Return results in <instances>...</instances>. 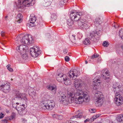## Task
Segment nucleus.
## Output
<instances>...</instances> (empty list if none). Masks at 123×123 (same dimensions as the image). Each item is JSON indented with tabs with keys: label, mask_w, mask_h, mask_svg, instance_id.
Masks as SVG:
<instances>
[{
	"label": "nucleus",
	"mask_w": 123,
	"mask_h": 123,
	"mask_svg": "<svg viewBox=\"0 0 123 123\" xmlns=\"http://www.w3.org/2000/svg\"><path fill=\"white\" fill-rule=\"evenodd\" d=\"M59 97L61 102L66 105L74 102L78 104H81L83 102H88L90 100L89 96L86 92L80 90L73 89L68 91L67 97L64 94L61 95Z\"/></svg>",
	"instance_id": "f257e3e1"
},
{
	"label": "nucleus",
	"mask_w": 123,
	"mask_h": 123,
	"mask_svg": "<svg viewBox=\"0 0 123 123\" xmlns=\"http://www.w3.org/2000/svg\"><path fill=\"white\" fill-rule=\"evenodd\" d=\"M113 87L115 94V103L117 105L119 106L123 104V97L119 93L122 91V86L117 83H115L113 84Z\"/></svg>",
	"instance_id": "f03ea898"
},
{
	"label": "nucleus",
	"mask_w": 123,
	"mask_h": 123,
	"mask_svg": "<svg viewBox=\"0 0 123 123\" xmlns=\"http://www.w3.org/2000/svg\"><path fill=\"white\" fill-rule=\"evenodd\" d=\"M83 14L84 12H82L71 11L70 15L71 19H68L67 22V24L69 27H71L74 24L73 20L75 21H78Z\"/></svg>",
	"instance_id": "7ed1b4c3"
},
{
	"label": "nucleus",
	"mask_w": 123,
	"mask_h": 123,
	"mask_svg": "<svg viewBox=\"0 0 123 123\" xmlns=\"http://www.w3.org/2000/svg\"><path fill=\"white\" fill-rule=\"evenodd\" d=\"M12 107L17 110L18 113L20 115H23L25 114L26 112V110L25 107V105L24 104L21 105L19 103H12Z\"/></svg>",
	"instance_id": "20e7f679"
},
{
	"label": "nucleus",
	"mask_w": 123,
	"mask_h": 123,
	"mask_svg": "<svg viewBox=\"0 0 123 123\" xmlns=\"http://www.w3.org/2000/svg\"><path fill=\"white\" fill-rule=\"evenodd\" d=\"M15 93L16 97L12 99V103H18L17 100L18 98L23 101L24 103H26L28 100L27 98L26 94L21 93L18 91H16Z\"/></svg>",
	"instance_id": "39448f33"
},
{
	"label": "nucleus",
	"mask_w": 123,
	"mask_h": 123,
	"mask_svg": "<svg viewBox=\"0 0 123 123\" xmlns=\"http://www.w3.org/2000/svg\"><path fill=\"white\" fill-rule=\"evenodd\" d=\"M95 104L96 106H100L103 103L104 96L100 91H98L95 94Z\"/></svg>",
	"instance_id": "423d86ee"
},
{
	"label": "nucleus",
	"mask_w": 123,
	"mask_h": 123,
	"mask_svg": "<svg viewBox=\"0 0 123 123\" xmlns=\"http://www.w3.org/2000/svg\"><path fill=\"white\" fill-rule=\"evenodd\" d=\"M97 35V34L93 32L90 33L87 36V38L85 39L83 42L84 44L86 45H89L91 43V41L96 42L97 39L95 36Z\"/></svg>",
	"instance_id": "0eeeda50"
},
{
	"label": "nucleus",
	"mask_w": 123,
	"mask_h": 123,
	"mask_svg": "<svg viewBox=\"0 0 123 123\" xmlns=\"http://www.w3.org/2000/svg\"><path fill=\"white\" fill-rule=\"evenodd\" d=\"M42 105L44 109H45V108L49 110L52 109L55 105V102L53 100H44L42 102Z\"/></svg>",
	"instance_id": "6e6552de"
},
{
	"label": "nucleus",
	"mask_w": 123,
	"mask_h": 123,
	"mask_svg": "<svg viewBox=\"0 0 123 123\" xmlns=\"http://www.w3.org/2000/svg\"><path fill=\"white\" fill-rule=\"evenodd\" d=\"M39 47L37 46H34L32 48H30V54L31 56L35 57L38 56L40 54V52L39 51Z\"/></svg>",
	"instance_id": "1a4fd4ad"
},
{
	"label": "nucleus",
	"mask_w": 123,
	"mask_h": 123,
	"mask_svg": "<svg viewBox=\"0 0 123 123\" xmlns=\"http://www.w3.org/2000/svg\"><path fill=\"white\" fill-rule=\"evenodd\" d=\"M80 18L78 21H76L77 22V23H75L76 24V26L81 29H86L87 28H88V25L84 23L85 20L80 18Z\"/></svg>",
	"instance_id": "9d476101"
},
{
	"label": "nucleus",
	"mask_w": 123,
	"mask_h": 123,
	"mask_svg": "<svg viewBox=\"0 0 123 123\" xmlns=\"http://www.w3.org/2000/svg\"><path fill=\"white\" fill-rule=\"evenodd\" d=\"M102 77L103 80L107 83L110 81V78L109 71L107 69H105L102 71Z\"/></svg>",
	"instance_id": "9b49d317"
},
{
	"label": "nucleus",
	"mask_w": 123,
	"mask_h": 123,
	"mask_svg": "<svg viewBox=\"0 0 123 123\" xmlns=\"http://www.w3.org/2000/svg\"><path fill=\"white\" fill-rule=\"evenodd\" d=\"M80 73L75 69H72L67 74L68 76L71 79H72L75 76L77 77L78 75H80Z\"/></svg>",
	"instance_id": "f8f14e48"
},
{
	"label": "nucleus",
	"mask_w": 123,
	"mask_h": 123,
	"mask_svg": "<svg viewBox=\"0 0 123 123\" xmlns=\"http://www.w3.org/2000/svg\"><path fill=\"white\" fill-rule=\"evenodd\" d=\"M26 48V46L24 45H21L17 47L16 49L17 50L20 54L19 56H21L22 54L24 53H25Z\"/></svg>",
	"instance_id": "ddd939ff"
},
{
	"label": "nucleus",
	"mask_w": 123,
	"mask_h": 123,
	"mask_svg": "<svg viewBox=\"0 0 123 123\" xmlns=\"http://www.w3.org/2000/svg\"><path fill=\"white\" fill-rule=\"evenodd\" d=\"M100 77L99 76H97L94 79V81L93 83V85L95 87V89H97V86L98 84H99L101 82Z\"/></svg>",
	"instance_id": "4468645a"
},
{
	"label": "nucleus",
	"mask_w": 123,
	"mask_h": 123,
	"mask_svg": "<svg viewBox=\"0 0 123 123\" xmlns=\"http://www.w3.org/2000/svg\"><path fill=\"white\" fill-rule=\"evenodd\" d=\"M1 87L2 88L1 90L4 92L7 93L10 91V86L8 84H6L5 85H1Z\"/></svg>",
	"instance_id": "2eb2a0df"
},
{
	"label": "nucleus",
	"mask_w": 123,
	"mask_h": 123,
	"mask_svg": "<svg viewBox=\"0 0 123 123\" xmlns=\"http://www.w3.org/2000/svg\"><path fill=\"white\" fill-rule=\"evenodd\" d=\"M66 77V75L60 73L58 74L56 77V79L59 82H62L64 81V80Z\"/></svg>",
	"instance_id": "dca6fc26"
},
{
	"label": "nucleus",
	"mask_w": 123,
	"mask_h": 123,
	"mask_svg": "<svg viewBox=\"0 0 123 123\" xmlns=\"http://www.w3.org/2000/svg\"><path fill=\"white\" fill-rule=\"evenodd\" d=\"M74 84L75 87L77 89L82 85L83 82L80 79H77L75 80L74 82Z\"/></svg>",
	"instance_id": "f3484780"
},
{
	"label": "nucleus",
	"mask_w": 123,
	"mask_h": 123,
	"mask_svg": "<svg viewBox=\"0 0 123 123\" xmlns=\"http://www.w3.org/2000/svg\"><path fill=\"white\" fill-rule=\"evenodd\" d=\"M29 39L28 35H26L25 36L23 37L21 40V42L22 43L28 44L30 43H29Z\"/></svg>",
	"instance_id": "a211bd4d"
},
{
	"label": "nucleus",
	"mask_w": 123,
	"mask_h": 123,
	"mask_svg": "<svg viewBox=\"0 0 123 123\" xmlns=\"http://www.w3.org/2000/svg\"><path fill=\"white\" fill-rule=\"evenodd\" d=\"M32 0H24L23 1V4L25 6L28 7L29 6L33 5V3L32 4Z\"/></svg>",
	"instance_id": "6ab92c4d"
},
{
	"label": "nucleus",
	"mask_w": 123,
	"mask_h": 123,
	"mask_svg": "<svg viewBox=\"0 0 123 123\" xmlns=\"http://www.w3.org/2000/svg\"><path fill=\"white\" fill-rule=\"evenodd\" d=\"M46 87L48 89L51 90L54 94L56 93L57 88L55 85H49L47 86Z\"/></svg>",
	"instance_id": "aec40b11"
},
{
	"label": "nucleus",
	"mask_w": 123,
	"mask_h": 123,
	"mask_svg": "<svg viewBox=\"0 0 123 123\" xmlns=\"http://www.w3.org/2000/svg\"><path fill=\"white\" fill-rule=\"evenodd\" d=\"M102 21L100 18L98 17L95 18L94 20V23L96 26H98L100 25Z\"/></svg>",
	"instance_id": "412c9836"
},
{
	"label": "nucleus",
	"mask_w": 123,
	"mask_h": 123,
	"mask_svg": "<svg viewBox=\"0 0 123 123\" xmlns=\"http://www.w3.org/2000/svg\"><path fill=\"white\" fill-rule=\"evenodd\" d=\"M52 1V0H44L43 4V6L45 7L49 6Z\"/></svg>",
	"instance_id": "4be33fe9"
},
{
	"label": "nucleus",
	"mask_w": 123,
	"mask_h": 123,
	"mask_svg": "<svg viewBox=\"0 0 123 123\" xmlns=\"http://www.w3.org/2000/svg\"><path fill=\"white\" fill-rule=\"evenodd\" d=\"M22 17V15L21 14H18L16 18V21H17L18 23H20L23 20Z\"/></svg>",
	"instance_id": "5701e85b"
},
{
	"label": "nucleus",
	"mask_w": 123,
	"mask_h": 123,
	"mask_svg": "<svg viewBox=\"0 0 123 123\" xmlns=\"http://www.w3.org/2000/svg\"><path fill=\"white\" fill-rule=\"evenodd\" d=\"M64 81L65 84L66 85H68L71 84V81L69 78H67V77L66 76V77L64 78Z\"/></svg>",
	"instance_id": "b1692460"
},
{
	"label": "nucleus",
	"mask_w": 123,
	"mask_h": 123,
	"mask_svg": "<svg viewBox=\"0 0 123 123\" xmlns=\"http://www.w3.org/2000/svg\"><path fill=\"white\" fill-rule=\"evenodd\" d=\"M22 56V58L25 59H27L28 57V55H27L25 53H23L22 54V55L21 56H19L17 57V58H18V60H19L20 57Z\"/></svg>",
	"instance_id": "393cba45"
},
{
	"label": "nucleus",
	"mask_w": 123,
	"mask_h": 123,
	"mask_svg": "<svg viewBox=\"0 0 123 123\" xmlns=\"http://www.w3.org/2000/svg\"><path fill=\"white\" fill-rule=\"evenodd\" d=\"M57 16L56 13H52L51 16V20L52 21H54L56 20L57 19Z\"/></svg>",
	"instance_id": "a878e982"
},
{
	"label": "nucleus",
	"mask_w": 123,
	"mask_h": 123,
	"mask_svg": "<svg viewBox=\"0 0 123 123\" xmlns=\"http://www.w3.org/2000/svg\"><path fill=\"white\" fill-rule=\"evenodd\" d=\"M117 120L118 121L120 122H123V114L120 115L117 117Z\"/></svg>",
	"instance_id": "bb28decb"
},
{
	"label": "nucleus",
	"mask_w": 123,
	"mask_h": 123,
	"mask_svg": "<svg viewBox=\"0 0 123 123\" xmlns=\"http://www.w3.org/2000/svg\"><path fill=\"white\" fill-rule=\"evenodd\" d=\"M36 19L35 16L33 14H31L29 20L30 21L35 22Z\"/></svg>",
	"instance_id": "cd10ccee"
},
{
	"label": "nucleus",
	"mask_w": 123,
	"mask_h": 123,
	"mask_svg": "<svg viewBox=\"0 0 123 123\" xmlns=\"http://www.w3.org/2000/svg\"><path fill=\"white\" fill-rule=\"evenodd\" d=\"M67 2V0H61L59 3V4L61 7L63 5L66 4V3Z\"/></svg>",
	"instance_id": "c85d7f7f"
},
{
	"label": "nucleus",
	"mask_w": 123,
	"mask_h": 123,
	"mask_svg": "<svg viewBox=\"0 0 123 123\" xmlns=\"http://www.w3.org/2000/svg\"><path fill=\"white\" fill-rule=\"evenodd\" d=\"M35 22L32 21H30V23L29 24H27V25L29 26L30 27H33L36 25Z\"/></svg>",
	"instance_id": "c756f323"
},
{
	"label": "nucleus",
	"mask_w": 123,
	"mask_h": 123,
	"mask_svg": "<svg viewBox=\"0 0 123 123\" xmlns=\"http://www.w3.org/2000/svg\"><path fill=\"white\" fill-rule=\"evenodd\" d=\"M82 114L81 113H80L78 114L77 115L75 116L74 117L75 118H80L82 117Z\"/></svg>",
	"instance_id": "7c9ffc66"
},
{
	"label": "nucleus",
	"mask_w": 123,
	"mask_h": 123,
	"mask_svg": "<svg viewBox=\"0 0 123 123\" xmlns=\"http://www.w3.org/2000/svg\"><path fill=\"white\" fill-rule=\"evenodd\" d=\"M28 37H29V43H31L33 42L32 41H33V38L32 37L31 35H28Z\"/></svg>",
	"instance_id": "2f4dec72"
},
{
	"label": "nucleus",
	"mask_w": 123,
	"mask_h": 123,
	"mask_svg": "<svg viewBox=\"0 0 123 123\" xmlns=\"http://www.w3.org/2000/svg\"><path fill=\"white\" fill-rule=\"evenodd\" d=\"M29 92L32 95L35 96L36 94V92L35 91L33 90V89H32L31 90H30L29 91Z\"/></svg>",
	"instance_id": "473e14b6"
},
{
	"label": "nucleus",
	"mask_w": 123,
	"mask_h": 123,
	"mask_svg": "<svg viewBox=\"0 0 123 123\" xmlns=\"http://www.w3.org/2000/svg\"><path fill=\"white\" fill-rule=\"evenodd\" d=\"M18 4H16V5L17 6H18V8H20L21 6H19L21 5L22 4V3H23L22 2L21 0H18Z\"/></svg>",
	"instance_id": "72a5a7b5"
},
{
	"label": "nucleus",
	"mask_w": 123,
	"mask_h": 123,
	"mask_svg": "<svg viewBox=\"0 0 123 123\" xmlns=\"http://www.w3.org/2000/svg\"><path fill=\"white\" fill-rule=\"evenodd\" d=\"M99 55H98L95 54L92 55L91 57V58L92 59H93L95 58H96L98 57L99 56Z\"/></svg>",
	"instance_id": "f704fd0d"
},
{
	"label": "nucleus",
	"mask_w": 123,
	"mask_h": 123,
	"mask_svg": "<svg viewBox=\"0 0 123 123\" xmlns=\"http://www.w3.org/2000/svg\"><path fill=\"white\" fill-rule=\"evenodd\" d=\"M103 45L104 47H107L109 45L108 42L104 41L103 43Z\"/></svg>",
	"instance_id": "c9c22d12"
},
{
	"label": "nucleus",
	"mask_w": 123,
	"mask_h": 123,
	"mask_svg": "<svg viewBox=\"0 0 123 123\" xmlns=\"http://www.w3.org/2000/svg\"><path fill=\"white\" fill-rule=\"evenodd\" d=\"M16 116V114L14 112L12 113V115H11V119L10 118L9 119L10 120H11L13 118H14Z\"/></svg>",
	"instance_id": "e433bc0d"
},
{
	"label": "nucleus",
	"mask_w": 123,
	"mask_h": 123,
	"mask_svg": "<svg viewBox=\"0 0 123 123\" xmlns=\"http://www.w3.org/2000/svg\"><path fill=\"white\" fill-rule=\"evenodd\" d=\"M57 119L59 120H61L63 119V117L61 115H57Z\"/></svg>",
	"instance_id": "4c0bfd02"
},
{
	"label": "nucleus",
	"mask_w": 123,
	"mask_h": 123,
	"mask_svg": "<svg viewBox=\"0 0 123 123\" xmlns=\"http://www.w3.org/2000/svg\"><path fill=\"white\" fill-rule=\"evenodd\" d=\"M89 111L91 113H93L96 112V110L94 109H90Z\"/></svg>",
	"instance_id": "58836bf2"
},
{
	"label": "nucleus",
	"mask_w": 123,
	"mask_h": 123,
	"mask_svg": "<svg viewBox=\"0 0 123 123\" xmlns=\"http://www.w3.org/2000/svg\"><path fill=\"white\" fill-rule=\"evenodd\" d=\"M4 115L2 113H0V119L4 117Z\"/></svg>",
	"instance_id": "ea45409f"
},
{
	"label": "nucleus",
	"mask_w": 123,
	"mask_h": 123,
	"mask_svg": "<svg viewBox=\"0 0 123 123\" xmlns=\"http://www.w3.org/2000/svg\"><path fill=\"white\" fill-rule=\"evenodd\" d=\"M65 61L66 62H68L69 60V58L68 56H66L65 58Z\"/></svg>",
	"instance_id": "a19ab883"
},
{
	"label": "nucleus",
	"mask_w": 123,
	"mask_h": 123,
	"mask_svg": "<svg viewBox=\"0 0 123 123\" xmlns=\"http://www.w3.org/2000/svg\"><path fill=\"white\" fill-rule=\"evenodd\" d=\"M57 115L56 114H54L52 115L53 117L56 118H57Z\"/></svg>",
	"instance_id": "79ce46f5"
},
{
	"label": "nucleus",
	"mask_w": 123,
	"mask_h": 123,
	"mask_svg": "<svg viewBox=\"0 0 123 123\" xmlns=\"http://www.w3.org/2000/svg\"><path fill=\"white\" fill-rule=\"evenodd\" d=\"M112 25L115 28H118L119 26V25L117 24H113Z\"/></svg>",
	"instance_id": "37998d69"
},
{
	"label": "nucleus",
	"mask_w": 123,
	"mask_h": 123,
	"mask_svg": "<svg viewBox=\"0 0 123 123\" xmlns=\"http://www.w3.org/2000/svg\"><path fill=\"white\" fill-rule=\"evenodd\" d=\"M75 35H73L72 37V41L74 42V40H75Z\"/></svg>",
	"instance_id": "c03bdc74"
},
{
	"label": "nucleus",
	"mask_w": 123,
	"mask_h": 123,
	"mask_svg": "<svg viewBox=\"0 0 123 123\" xmlns=\"http://www.w3.org/2000/svg\"><path fill=\"white\" fill-rule=\"evenodd\" d=\"M22 120L23 123H25L26 122H27L26 120L24 118H22Z\"/></svg>",
	"instance_id": "a18cd8bd"
},
{
	"label": "nucleus",
	"mask_w": 123,
	"mask_h": 123,
	"mask_svg": "<svg viewBox=\"0 0 123 123\" xmlns=\"http://www.w3.org/2000/svg\"><path fill=\"white\" fill-rule=\"evenodd\" d=\"M68 52V50L67 49H64L63 50V52L64 54H66Z\"/></svg>",
	"instance_id": "49530a36"
},
{
	"label": "nucleus",
	"mask_w": 123,
	"mask_h": 123,
	"mask_svg": "<svg viewBox=\"0 0 123 123\" xmlns=\"http://www.w3.org/2000/svg\"><path fill=\"white\" fill-rule=\"evenodd\" d=\"M8 68V69L9 70V71L10 72H12L13 71V69L12 68Z\"/></svg>",
	"instance_id": "de8ad7c7"
},
{
	"label": "nucleus",
	"mask_w": 123,
	"mask_h": 123,
	"mask_svg": "<svg viewBox=\"0 0 123 123\" xmlns=\"http://www.w3.org/2000/svg\"><path fill=\"white\" fill-rule=\"evenodd\" d=\"M97 117H96V116H93L92 117V118L93 119V121H94V120H95V119H96V118H97Z\"/></svg>",
	"instance_id": "09e8293b"
},
{
	"label": "nucleus",
	"mask_w": 123,
	"mask_h": 123,
	"mask_svg": "<svg viewBox=\"0 0 123 123\" xmlns=\"http://www.w3.org/2000/svg\"><path fill=\"white\" fill-rule=\"evenodd\" d=\"M4 32L3 31H2L1 32V36L2 37H3L4 36Z\"/></svg>",
	"instance_id": "8fccbe9b"
},
{
	"label": "nucleus",
	"mask_w": 123,
	"mask_h": 123,
	"mask_svg": "<svg viewBox=\"0 0 123 123\" xmlns=\"http://www.w3.org/2000/svg\"><path fill=\"white\" fill-rule=\"evenodd\" d=\"M72 121L71 120H69L68 121H67L66 123H71V122Z\"/></svg>",
	"instance_id": "3c124183"
},
{
	"label": "nucleus",
	"mask_w": 123,
	"mask_h": 123,
	"mask_svg": "<svg viewBox=\"0 0 123 123\" xmlns=\"http://www.w3.org/2000/svg\"><path fill=\"white\" fill-rule=\"evenodd\" d=\"M89 119L88 118L87 119L84 121V122H87L88 121H89Z\"/></svg>",
	"instance_id": "603ef678"
},
{
	"label": "nucleus",
	"mask_w": 123,
	"mask_h": 123,
	"mask_svg": "<svg viewBox=\"0 0 123 123\" xmlns=\"http://www.w3.org/2000/svg\"><path fill=\"white\" fill-rule=\"evenodd\" d=\"M4 123H6L7 122V120L6 119H5L3 120Z\"/></svg>",
	"instance_id": "864d4df0"
},
{
	"label": "nucleus",
	"mask_w": 123,
	"mask_h": 123,
	"mask_svg": "<svg viewBox=\"0 0 123 123\" xmlns=\"http://www.w3.org/2000/svg\"><path fill=\"white\" fill-rule=\"evenodd\" d=\"M10 66H11L10 65V64H9L7 65L6 67L7 68V69L8 68H10Z\"/></svg>",
	"instance_id": "5fc2aeb1"
},
{
	"label": "nucleus",
	"mask_w": 123,
	"mask_h": 123,
	"mask_svg": "<svg viewBox=\"0 0 123 123\" xmlns=\"http://www.w3.org/2000/svg\"><path fill=\"white\" fill-rule=\"evenodd\" d=\"M71 123H78L77 122L74 121H72L71 122Z\"/></svg>",
	"instance_id": "6e6d98bb"
},
{
	"label": "nucleus",
	"mask_w": 123,
	"mask_h": 123,
	"mask_svg": "<svg viewBox=\"0 0 123 123\" xmlns=\"http://www.w3.org/2000/svg\"><path fill=\"white\" fill-rule=\"evenodd\" d=\"M100 115V114H98V115H96L95 116L97 118Z\"/></svg>",
	"instance_id": "4d7b16f0"
},
{
	"label": "nucleus",
	"mask_w": 123,
	"mask_h": 123,
	"mask_svg": "<svg viewBox=\"0 0 123 123\" xmlns=\"http://www.w3.org/2000/svg\"><path fill=\"white\" fill-rule=\"evenodd\" d=\"M47 36H49V37H50V35L49 34H47Z\"/></svg>",
	"instance_id": "13d9d810"
},
{
	"label": "nucleus",
	"mask_w": 123,
	"mask_h": 123,
	"mask_svg": "<svg viewBox=\"0 0 123 123\" xmlns=\"http://www.w3.org/2000/svg\"><path fill=\"white\" fill-rule=\"evenodd\" d=\"M85 63L86 64L88 62L87 61H86L85 62Z\"/></svg>",
	"instance_id": "bf43d9fd"
},
{
	"label": "nucleus",
	"mask_w": 123,
	"mask_h": 123,
	"mask_svg": "<svg viewBox=\"0 0 123 123\" xmlns=\"http://www.w3.org/2000/svg\"><path fill=\"white\" fill-rule=\"evenodd\" d=\"M121 47V48H122V49H123V46H122Z\"/></svg>",
	"instance_id": "052dcab7"
},
{
	"label": "nucleus",
	"mask_w": 123,
	"mask_h": 123,
	"mask_svg": "<svg viewBox=\"0 0 123 123\" xmlns=\"http://www.w3.org/2000/svg\"><path fill=\"white\" fill-rule=\"evenodd\" d=\"M1 49H4L3 47H1Z\"/></svg>",
	"instance_id": "680f3d73"
},
{
	"label": "nucleus",
	"mask_w": 123,
	"mask_h": 123,
	"mask_svg": "<svg viewBox=\"0 0 123 123\" xmlns=\"http://www.w3.org/2000/svg\"><path fill=\"white\" fill-rule=\"evenodd\" d=\"M2 43V45H3V46H4V44H3V43Z\"/></svg>",
	"instance_id": "e2e57ef3"
},
{
	"label": "nucleus",
	"mask_w": 123,
	"mask_h": 123,
	"mask_svg": "<svg viewBox=\"0 0 123 123\" xmlns=\"http://www.w3.org/2000/svg\"><path fill=\"white\" fill-rule=\"evenodd\" d=\"M18 37H17V38L16 39H18Z\"/></svg>",
	"instance_id": "0e129e2a"
},
{
	"label": "nucleus",
	"mask_w": 123,
	"mask_h": 123,
	"mask_svg": "<svg viewBox=\"0 0 123 123\" xmlns=\"http://www.w3.org/2000/svg\"><path fill=\"white\" fill-rule=\"evenodd\" d=\"M11 80H13V79L12 78V79H11Z\"/></svg>",
	"instance_id": "69168bd1"
},
{
	"label": "nucleus",
	"mask_w": 123,
	"mask_h": 123,
	"mask_svg": "<svg viewBox=\"0 0 123 123\" xmlns=\"http://www.w3.org/2000/svg\"><path fill=\"white\" fill-rule=\"evenodd\" d=\"M7 16H6L5 17L6 18H7Z\"/></svg>",
	"instance_id": "338daca9"
}]
</instances>
